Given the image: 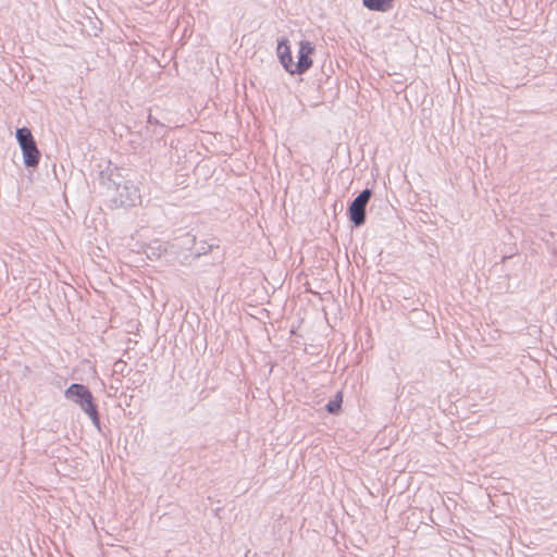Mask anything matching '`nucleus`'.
<instances>
[{
	"mask_svg": "<svg viewBox=\"0 0 557 557\" xmlns=\"http://www.w3.org/2000/svg\"><path fill=\"white\" fill-rule=\"evenodd\" d=\"M277 57L280 59L283 67L293 75L294 61L290 52V48L288 46V40L286 38H282L277 42Z\"/></svg>",
	"mask_w": 557,
	"mask_h": 557,
	"instance_id": "6",
	"label": "nucleus"
},
{
	"mask_svg": "<svg viewBox=\"0 0 557 557\" xmlns=\"http://www.w3.org/2000/svg\"><path fill=\"white\" fill-rule=\"evenodd\" d=\"M98 181L115 207H133L141 200L138 187L126 180L117 168L108 166L100 171Z\"/></svg>",
	"mask_w": 557,
	"mask_h": 557,
	"instance_id": "1",
	"label": "nucleus"
},
{
	"mask_svg": "<svg viewBox=\"0 0 557 557\" xmlns=\"http://www.w3.org/2000/svg\"><path fill=\"white\" fill-rule=\"evenodd\" d=\"M342 403V395L341 393H337L335 397L326 404L325 409L329 413H337L341 410Z\"/></svg>",
	"mask_w": 557,
	"mask_h": 557,
	"instance_id": "9",
	"label": "nucleus"
},
{
	"mask_svg": "<svg viewBox=\"0 0 557 557\" xmlns=\"http://www.w3.org/2000/svg\"><path fill=\"white\" fill-rule=\"evenodd\" d=\"M211 249H212V245L201 246L199 249H197V251L195 252V256L200 257L202 255H206Z\"/></svg>",
	"mask_w": 557,
	"mask_h": 557,
	"instance_id": "11",
	"label": "nucleus"
},
{
	"mask_svg": "<svg viewBox=\"0 0 557 557\" xmlns=\"http://www.w3.org/2000/svg\"><path fill=\"white\" fill-rule=\"evenodd\" d=\"M369 496H374V493L372 490L370 488H367V490H363Z\"/></svg>",
	"mask_w": 557,
	"mask_h": 557,
	"instance_id": "14",
	"label": "nucleus"
},
{
	"mask_svg": "<svg viewBox=\"0 0 557 557\" xmlns=\"http://www.w3.org/2000/svg\"><path fill=\"white\" fill-rule=\"evenodd\" d=\"M168 250L166 246L163 245L159 239L151 242L145 248V253L148 259L157 260L163 256Z\"/></svg>",
	"mask_w": 557,
	"mask_h": 557,
	"instance_id": "7",
	"label": "nucleus"
},
{
	"mask_svg": "<svg viewBox=\"0 0 557 557\" xmlns=\"http://www.w3.org/2000/svg\"><path fill=\"white\" fill-rule=\"evenodd\" d=\"M196 243V237L190 235V234H185L182 238H181V244L182 246L184 247H191L194 246Z\"/></svg>",
	"mask_w": 557,
	"mask_h": 557,
	"instance_id": "10",
	"label": "nucleus"
},
{
	"mask_svg": "<svg viewBox=\"0 0 557 557\" xmlns=\"http://www.w3.org/2000/svg\"><path fill=\"white\" fill-rule=\"evenodd\" d=\"M16 140L23 152L24 164L27 168H35L40 160V152L32 132L27 127H20L15 132Z\"/></svg>",
	"mask_w": 557,
	"mask_h": 557,
	"instance_id": "3",
	"label": "nucleus"
},
{
	"mask_svg": "<svg viewBox=\"0 0 557 557\" xmlns=\"http://www.w3.org/2000/svg\"><path fill=\"white\" fill-rule=\"evenodd\" d=\"M148 123H150V124H159V121L150 114L148 116Z\"/></svg>",
	"mask_w": 557,
	"mask_h": 557,
	"instance_id": "13",
	"label": "nucleus"
},
{
	"mask_svg": "<svg viewBox=\"0 0 557 557\" xmlns=\"http://www.w3.org/2000/svg\"><path fill=\"white\" fill-rule=\"evenodd\" d=\"M314 47L310 41L302 40L299 45L298 61L294 63L293 75L306 73L312 65L310 55L313 53Z\"/></svg>",
	"mask_w": 557,
	"mask_h": 557,
	"instance_id": "5",
	"label": "nucleus"
},
{
	"mask_svg": "<svg viewBox=\"0 0 557 557\" xmlns=\"http://www.w3.org/2000/svg\"><path fill=\"white\" fill-rule=\"evenodd\" d=\"M362 2L369 10L385 12L392 8L393 0H362Z\"/></svg>",
	"mask_w": 557,
	"mask_h": 557,
	"instance_id": "8",
	"label": "nucleus"
},
{
	"mask_svg": "<svg viewBox=\"0 0 557 557\" xmlns=\"http://www.w3.org/2000/svg\"><path fill=\"white\" fill-rule=\"evenodd\" d=\"M372 196L369 188L363 189L349 205L348 214L355 226H361L366 223V208Z\"/></svg>",
	"mask_w": 557,
	"mask_h": 557,
	"instance_id": "4",
	"label": "nucleus"
},
{
	"mask_svg": "<svg viewBox=\"0 0 557 557\" xmlns=\"http://www.w3.org/2000/svg\"><path fill=\"white\" fill-rule=\"evenodd\" d=\"M125 362H123L122 360H119L114 363V371H123L124 367H125Z\"/></svg>",
	"mask_w": 557,
	"mask_h": 557,
	"instance_id": "12",
	"label": "nucleus"
},
{
	"mask_svg": "<svg viewBox=\"0 0 557 557\" xmlns=\"http://www.w3.org/2000/svg\"><path fill=\"white\" fill-rule=\"evenodd\" d=\"M65 397L78 404L82 410L92 420L95 425H99V416L97 406L94 404V397L90 391L83 384L73 383L65 391Z\"/></svg>",
	"mask_w": 557,
	"mask_h": 557,
	"instance_id": "2",
	"label": "nucleus"
}]
</instances>
